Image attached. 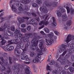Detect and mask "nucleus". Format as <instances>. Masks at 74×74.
<instances>
[{"label": "nucleus", "mask_w": 74, "mask_h": 74, "mask_svg": "<svg viewBox=\"0 0 74 74\" xmlns=\"http://www.w3.org/2000/svg\"><path fill=\"white\" fill-rule=\"evenodd\" d=\"M16 47L17 49H18L23 48V43L22 41H20L17 43Z\"/></svg>", "instance_id": "9d476101"}, {"label": "nucleus", "mask_w": 74, "mask_h": 74, "mask_svg": "<svg viewBox=\"0 0 74 74\" xmlns=\"http://www.w3.org/2000/svg\"><path fill=\"white\" fill-rule=\"evenodd\" d=\"M6 72L8 74H10L11 73V70L10 67H8L7 69Z\"/></svg>", "instance_id": "c85d7f7f"}, {"label": "nucleus", "mask_w": 74, "mask_h": 74, "mask_svg": "<svg viewBox=\"0 0 74 74\" xmlns=\"http://www.w3.org/2000/svg\"><path fill=\"white\" fill-rule=\"evenodd\" d=\"M16 5L18 7H22V4L21 3H18L16 4Z\"/></svg>", "instance_id": "a19ab883"}, {"label": "nucleus", "mask_w": 74, "mask_h": 74, "mask_svg": "<svg viewBox=\"0 0 74 74\" xmlns=\"http://www.w3.org/2000/svg\"><path fill=\"white\" fill-rule=\"evenodd\" d=\"M38 42V40L35 38H33L32 41V45H31L30 46V48L32 50L34 51L36 49V47L37 46V44Z\"/></svg>", "instance_id": "20e7f679"}, {"label": "nucleus", "mask_w": 74, "mask_h": 74, "mask_svg": "<svg viewBox=\"0 0 74 74\" xmlns=\"http://www.w3.org/2000/svg\"><path fill=\"white\" fill-rule=\"evenodd\" d=\"M11 30L12 31H13V32L15 31V26L14 25H12L11 27Z\"/></svg>", "instance_id": "8fccbe9b"}, {"label": "nucleus", "mask_w": 74, "mask_h": 74, "mask_svg": "<svg viewBox=\"0 0 74 74\" xmlns=\"http://www.w3.org/2000/svg\"><path fill=\"white\" fill-rule=\"evenodd\" d=\"M57 12V15L58 17H60L61 15H62V14L61 13V12L59 10H58L56 11Z\"/></svg>", "instance_id": "a878e982"}, {"label": "nucleus", "mask_w": 74, "mask_h": 74, "mask_svg": "<svg viewBox=\"0 0 74 74\" xmlns=\"http://www.w3.org/2000/svg\"><path fill=\"white\" fill-rule=\"evenodd\" d=\"M39 10L41 12H43L44 13L46 14L48 12V10L46 7H42L40 8Z\"/></svg>", "instance_id": "4468645a"}, {"label": "nucleus", "mask_w": 74, "mask_h": 74, "mask_svg": "<svg viewBox=\"0 0 74 74\" xmlns=\"http://www.w3.org/2000/svg\"><path fill=\"white\" fill-rule=\"evenodd\" d=\"M14 49V47L13 46H9L7 47V49L8 51H12Z\"/></svg>", "instance_id": "6ab92c4d"}, {"label": "nucleus", "mask_w": 74, "mask_h": 74, "mask_svg": "<svg viewBox=\"0 0 74 74\" xmlns=\"http://www.w3.org/2000/svg\"><path fill=\"white\" fill-rule=\"evenodd\" d=\"M29 7H28V6L27 5H26L25 6V8L24 9V11L23 12V14H26L27 15L30 16V14L29 12H27V11L28 10H29Z\"/></svg>", "instance_id": "1a4fd4ad"}, {"label": "nucleus", "mask_w": 74, "mask_h": 74, "mask_svg": "<svg viewBox=\"0 0 74 74\" xmlns=\"http://www.w3.org/2000/svg\"><path fill=\"white\" fill-rule=\"evenodd\" d=\"M26 36L29 38H32V33H29V34H26Z\"/></svg>", "instance_id": "72a5a7b5"}, {"label": "nucleus", "mask_w": 74, "mask_h": 74, "mask_svg": "<svg viewBox=\"0 0 74 74\" xmlns=\"http://www.w3.org/2000/svg\"><path fill=\"white\" fill-rule=\"evenodd\" d=\"M54 32L56 35L57 36H59V32H58V31H54Z\"/></svg>", "instance_id": "052dcab7"}, {"label": "nucleus", "mask_w": 74, "mask_h": 74, "mask_svg": "<svg viewBox=\"0 0 74 74\" xmlns=\"http://www.w3.org/2000/svg\"><path fill=\"white\" fill-rule=\"evenodd\" d=\"M72 21L70 20L67 21L66 25H67L68 26H71L72 24Z\"/></svg>", "instance_id": "5701e85b"}, {"label": "nucleus", "mask_w": 74, "mask_h": 74, "mask_svg": "<svg viewBox=\"0 0 74 74\" xmlns=\"http://www.w3.org/2000/svg\"><path fill=\"white\" fill-rule=\"evenodd\" d=\"M29 69H30V68L29 67L26 68V69H25V74H32L31 71H29Z\"/></svg>", "instance_id": "dca6fc26"}, {"label": "nucleus", "mask_w": 74, "mask_h": 74, "mask_svg": "<svg viewBox=\"0 0 74 74\" xmlns=\"http://www.w3.org/2000/svg\"><path fill=\"white\" fill-rule=\"evenodd\" d=\"M70 71L71 73H73L74 71V68L73 67H71L69 68Z\"/></svg>", "instance_id": "c9c22d12"}, {"label": "nucleus", "mask_w": 74, "mask_h": 74, "mask_svg": "<svg viewBox=\"0 0 74 74\" xmlns=\"http://www.w3.org/2000/svg\"><path fill=\"white\" fill-rule=\"evenodd\" d=\"M44 30L46 32V33H49V29L47 28H44Z\"/></svg>", "instance_id": "a18cd8bd"}, {"label": "nucleus", "mask_w": 74, "mask_h": 74, "mask_svg": "<svg viewBox=\"0 0 74 74\" xmlns=\"http://www.w3.org/2000/svg\"><path fill=\"white\" fill-rule=\"evenodd\" d=\"M20 68L21 69V71H22L25 69V66H24L21 65L20 66Z\"/></svg>", "instance_id": "6e6d98bb"}, {"label": "nucleus", "mask_w": 74, "mask_h": 74, "mask_svg": "<svg viewBox=\"0 0 74 74\" xmlns=\"http://www.w3.org/2000/svg\"><path fill=\"white\" fill-rule=\"evenodd\" d=\"M1 41L0 42V46L5 51L7 50L6 47L3 46V45L5 44V43L6 42V41L4 39H2L1 40Z\"/></svg>", "instance_id": "6e6552de"}, {"label": "nucleus", "mask_w": 74, "mask_h": 74, "mask_svg": "<svg viewBox=\"0 0 74 74\" xmlns=\"http://www.w3.org/2000/svg\"><path fill=\"white\" fill-rule=\"evenodd\" d=\"M2 27H3V29H4V30H5V31H8L10 28V27H8V25L5 24Z\"/></svg>", "instance_id": "aec40b11"}, {"label": "nucleus", "mask_w": 74, "mask_h": 74, "mask_svg": "<svg viewBox=\"0 0 74 74\" xmlns=\"http://www.w3.org/2000/svg\"><path fill=\"white\" fill-rule=\"evenodd\" d=\"M24 42H27V41H29V38L26 36V37H25L24 38Z\"/></svg>", "instance_id": "2f4dec72"}, {"label": "nucleus", "mask_w": 74, "mask_h": 74, "mask_svg": "<svg viewBox=\"0 0 74 74\" xmlns=\"http://www.w3.org/2000/svg\"><path fill=\"white\" fill-rule=\"evenodd\" d=\"M31 26H29L27 27V30H28V31H30V29H31Z\"/></svg>", "instance_id": "13d9d810"}, {"label": "nucleus", "mask_w": 74, "mask_h": 74, "mask_svg": "<svg viewBox=\"0 0 74 74\" xmlns=\"http://www.w3.org/2000/svg\"><path fill=\"white\" fill-rule=\"evenodd\" d=\"M71 40H73L74 41V36L73 35L72 36L71 34H69L67 36V37L65 40V41L67 42V43H69L70 41Z\"/></svg>", "instance_id": "423d86ee"}, {"label": "nucleus", "mask_w": 74, "mask_h": 74, "mask_svg": "<svg viewBox=\"0 0 74 74\" xmlns=\"http://www.w3.org/2000/svg\"><path fill=\"white\" fill-rule=\"evenodd\" d=\"M18 22L19 23H22V22H24L25 21L23 20V18L19 17L18 19Z\"/></svg>", "instance_id": "b1692460"}, {"label": "nucleus", "mask_w": 74, "mask_h": 74, "mask_svg": "<svg viewBox=\"0 0 74 74\" xmlns=\"http://www.w3.org/2000/svg\"><path fill=\"white\" fill-rule=\"evenodd\" d=\"M14 53L15 55H18V56H19V55H18L20 53L16 49H15Z\"/></svg>", "instance_id": "7c9ffc66"}, {"label": "nucleus", "mask_w": 74, "mask_h": 74, "mask_svg": "<svg viewBox=\"0 0 74 74\" xmlns=\"http://www.w3.org/2000/svg\"><path fill=\"white\" fill-rule=\"evenodd\" d=\"M21 2L24 4H27L29 3V0H22L21 1Z\"/></svg>", "instance_id": "393cba45"}, {"label": "nucleus", "mask_w": 74, "mask_h": 74, "mask_svg": "<svg viewBox=\"0 0 74 74\" xmlns=\"http://www.w3.org/2000/svg\"><path fill=\"white\" fill-rule=\"evenodd\" d=\"M40 43L39 45V47L40 49H43L44 46L43 44L44 42V40L42 39H41L40 41Z\"/></svg>", "instance_id": "9b49d317"}, {"label": "nucleus", "mask_w": 74, "mask_h": 74, "mask_svg": "<svg viewBox=\"0 0 74 74\" xmlns=\"http://www.w3.org/2000/svg\"><path fill=\"white\" fill-rule=\"evenodd\" d=\"M21 59L22 60H25L27 61H30V59L29 58H28L27 56L26 55H24L23 56H22L21 57Z\"/></svg>", "instance_id": "ddd939ff"}, {"label": "nucleus", "mask_w": 74, "mask_h": 74, "mask_svg": "<svg viewBox=\"0 0 74 74\" xmlns=\"http://www.w3.org/2000/svg\"><path fill=\"white\" fill-rule=\"evenodd\" d=\"M68 26H68L66 24L64 25L63 28V30H67V29H68Z\"/></svg>", "instance_id": "f704fd0d"}, {"label": "nucleus", "mask_w": 74, "mask_h": 74, "mask_svg": "<svg viewBox=\"0 0 74 74\" xmlns=\"http://www.w3.org/2000/svg\"><path fill=\"white\" fill-rule=\"evenodd\" d=\"M69 47L70 49L68 50V53H71L73 52L74 51V43H70L68 44V45H62L61 46L60 48L58 49L59 52L62 53V52L65 51L66 50V48Z\"/></svg>", "instance_id": "f257e3e1"}, {"label": "nucleus", "mask_w": 74, "mask_h": 74, "mask_svg": "<svg viewBox=\"0 0 74 74\" xmlns=\"http://www.w3.org/2000/svg\"><path fill=\"white\" fill-rule=\"evenodd\" d=\"M58 73V71L57 70H55L53 71V74H57Z\"/></svg>", "instance_id": "3c124183"}, {"label": "nucleus", "mask_w": 74, "mask_h": 74, "mask_svg": "<svg viewBox=\"0 0 74 74\" xmlns=\"http://www.w3.org/2000/svg\"><path fill=\"white\" fill-rule=\"evenodd\" d=\"M8 43L10 45L12 44H13V42H12V40H9L8 42Z\"/></svg>", "instance_id": "bf43d9fd"}, {"label": "nucleus", "mask_w": 74, "mask_h": 74, "mask_svg": "<svg viewBox=\"0 0 74 74\" xmlns=\"http://www.w3.org/2000/svg\"><path fill=\"white\" fill-rule=\"evenodd\" d=\"M55 62L54 61H51L50 62V64L51 65H53V64H55Z\"/></svg>", "instance_id": "864d4df0"}, {"label": "nucleus", "mask_w": 74, "mask_h": 74, "mask_svg": "<svg viewBox=\"0 0 74 74\" xmlns=\"http://www.w3.org/2000/svg\"><path fill=\"white\" fill-rule=\"evenodd\" d=\"M71 14L73 15L74 14V9L73 8H71Z\"/></svg>", "instance_id": "ea45409f"}, {"label": "nucleus", "mask_w": 74, "mask_h": 74, "mask_svg": "<svg viewBox=\"0 0 74 74\" xmlns=\"http://www.w3.org/2000/svg\"><path fill=\"white\" fill-rule=\"evenodd\" d=\"M6 17L7 18H6V20H8V19H9V20L10 19V18H12L13 16H12V15H10Z\"/></svg>", "instance_id": "c03bdc74"}, {"label": "nucleus", "mask_w": 74, "mask_h": 74, "mask_svg": "<svg viewBox=\"0 0 74 74\" xmlns=\"http://www.w3.org/2000/svg\"><path fill=\"white\" fill-rule=\"evenodd\" d=\"M10 36L12 37H14V36H13L14 34L12 33V32H10Z\"/></svg>", "instance_id": "e2e57ef3"}, {"label": "nucleus", "mask_w": 74, "mask_h": 74, "mask_svg": "<svg viewBox=\"0 0 74 74\" xmlns=\"http://www.w3.org/2000/svg\"><path fill=\"white\" fill-rule=\"evenodd\" d=\"M32 5L34 7H37L38 6V5L36 3H32Z\"/></svg>", "instance_id": "09e8293b"}, {"label": "nucleus", "mask_w": 74, "mask_h": 74, "mask_svg": "<svg viewBox=\"0 0 74 74\" xmlns=\"http://www.w3.org/2000/svg\"><path fill=\"white\" fill-rule=\"evenodd\" d=\"M21 26L22 27H26V24H22L21 25Z\"/></svg>", "instance_id": "338daca9"}, {"label": "nucleus", "mask_w": 74, "mask_h": 74, "mask_svg": "<svg viewBox=\"0 0 74 74\" xmlns=\"http://www.w3.org/2000/svg\"><path fill=\"white\" fill-rule=\"evenodd\" d=\"M36 2L39 4H40L42 3V1L41 0H36Z\"/></svg>", "instance_id": "49530a36"}, {"label": "nucleus", "mask_w": 74, "mask_h": 74, "mask_svg": "<svg viewBox=\"0 0 74 74\" xmlns=\"http://www.w3.org/2000/svg\"><path fill=\"white\" fill-rule=\"evenodd\" d=\"M21 30L22 32H23V33L26 32V29H21Z\"/></svg>", "instance_id": "0e129e2a"}, {"label": "nucleus", "mask_w": 74, "mask_h": 74, "mask_svg": "<svg viewBox=\"0 0 74 74\" xmlns=\"http://www.w3.org/2000/svg\"><path fill=\"white\" fill-rule=\"evenodd\" d=\"M60 74H66V72L63 70L60 73Z\"/></svg>", "instance_id": "69168bd1"}, {"label": "nucleus", "mask_w": 74, "mask_h": 74, "mask_svg": "<svg viewBox=\"0 0 74 74\" xmlns=\"http://www.w3.org/2000/svg\"><path fill=\"white\" fill-rule=\"evenodd\" d=\"M46 69L49 72L51 71V70L50 69V66L48 65H47Z\"/></svg>", "instance_id": "79ce46f5"}, {"label": "nucleus", "mask_w": 74, "mask_h": 74, "mask_svg": "<svg viewBox=\"0 0 74 74\" xmlns=\"http://www.w3.org/2000/svg\"><path fill=\"white\" fill-rule=\"evenodd\" d=\"M56 2L55 1L51 3H48L47 1H45L43 3V5L42 7L45 8L46 7H56Z\"/></svg>", "instance_id": "7ed1b4c3"}, {"label": "nucleus", "mask_w": 74, "mask_h": 74, "mask_svg": "<svg viewBox=\"0 0 74 74\" xmlns=\"http://www.w3.org/2000/svg\"><path fill=\"white\" fill-rule=\"evenodd\" d=\"M65 74H71V73L69 71H66L65 72Z\"/></svg>", "instance_id": "774afa93"}, {"label": "nucleus", "mask_w": 74, "mask_h": 74, "mask_svg": "<svg viewBox=\"0 0 74 74\" xmlns=\"http://www.w3.org/2000/svg\"><path fill=\"white\" fill-rule=\"evenodd\" d=\"M67 53V51H65L63 52L62 55H60L58 59L56 60L57 62H59L61 64H66V59H69V57L66 55L65 58L64 56Z\"/></svg>", "instance_id": "f03ea898"}, {"label": "nucleus", "mask_w": 74, "mask_h": 74, "mask_svg": "<svg viewBox=\"0 0 74 74\" xmlns=\"http://www.w3.org/2000/svg\"><path fill=\"white\" fill-rule=\"evenodd\" d=\"M0 31H1V32L3 31L4 32V34L5 33V31L4 30V29H3V27H1L0 28Z\"/></svg>", "instance_id": "603ef678"}, {"label": "nucleus", "mask_w": 74, "mask_h": 74, "mask_svg": "<svg viewBox=\"0 0 74 74\" xmlns=\"http://www.w3.org/2000/svg\"><path fill=\"white\" fill-rule=\"evenodd\" d=\"M67 17V15H66V14H64L62 16V21H66V20H65V19H66Z\"/></svg>", "instance_id": "cd10ccee"}, {"label": "nucleus", "mask_w": 74, "mask_h": 74, "mask_svg": "<svg viewBox=\"0 0 74 74\" xmlns=\"http://www.w3.org/2000/svg\"><path fill=\"white\" fill-rule=\"evenodd\" d=\"M18 10L19 11H20V14L21 13L22 14L23 11H25V10H24V9L23 8H22V7H19L18 8Z\"/></svg>", "instance_id": "4be33fe9"}, {"label": "nucleus", "mask_w": 74, "mask_h": 74, "mask_svg": "<svg viewBox=\"0 0 74 74\" xmlns=\"http://www.w3.org/2000/svg\"><path fill=\"white\" fill-rule=\"evenodd\" d=\"M21 30V29L20 28H17L15 31V33L16 34H19L21 33V31H20Z\"/></svg>", "instance_id": "412c9836"}, {"label": "nucleus", "mask_w": 74, "mask_h": 74, "mask_svg": "<svg viewBox=\"0 0 74 74\" xmlns=\"http://www.w3.org/2000/svg\"><path fill=\"white\" fill-rule=\"evenodd\" d=\"M57 39V37L55 36L53 37V38H51L49 40L46 39V42L47 45H51V44L53 43L54 41H56Z\"/></svg>", "instance_id": "39448f33"}, {"label": "nucleus", "mask_w": 74, "mask_h": 74, "mask_svg": "<svg viewBox=\"0 0 74 74\" xmlns=\"http://www.w3.org/2000/svg\"><path fill=\"white\" fill-rule=\"evenodd\" d=\"M21 66V65H20V64H18L17 65V66L15 65L14 66V67H13L14 70H15L16 69L17 67H20V66Z\"/></svg>", "instance_id": "473e14b6"}, {"label": "nucleus", "mask_w": 74, "mask_h": 74, "mask_svg": "<svg viewBox=\"0 0 74 74\" xmlns=\"http://www.w3.org/2000/svg\"><path fill=\"white\" fill-rule=\"evenodd\" d=\"M9 60L10 63V64H12V58L10 57H9Z\"/></svg>", "instance_id": "4c0bfd02"}, {"label": "nucleus", "mask_w": 74, "mask_h": 74, "mask_svg": "<svg viewBox=\"0 0 74 74\" xmlns=\"http://www.w3.org/2000/svg\"><path fill=\"white\" fill-rule=\"evenodd\" d=\"M69 67H70V65H66L65 66V69H66V70H67V69H69L70 68Z\"/></svg>", "instance_id": "5fc2aeb1"}, {"label": "nucleus", "mask_w": 74, "mask_h": 74, "mask_svg": "<svg viewBox=\"0 0 74 74\" xmlns=\"http://www.w3.org/2000/svg\"><path fill=\"white\" fill-rule=\"evenodd\" d=\"M12 11H13L14 12H15L16 14H20V12H19L18 11H17V9L16 8V7H15L13 5H12Z\"/></svg>", "instance_id": "2eb2a0df"}, {"label": "nucleus", "mask_w": 74, "mask_h": 74, "mask_svg": "<svg viewBox=\"0 0 74 74\" xmlns=\"http://www.w3.org/2000/svg\"><path fill=\"white\" fill-rule=\"evenodd\" d=\"M23 38V35L22 34L19 35V39L20 40H22Z\"/></svg>", "instance_id": "37998d69"}, {"label": "nucleus", "mask_w": 74, "mask_h": 74, "mask_svg": "<svg viewBox=\"0 0 74 74\" xmlns=\"http://www.w3.org/2000/svg\"><path fill=\"white\" fill-rule=\"evenodd\" d=\"M36 49L37 52H38L39 53H42V50H40V49L36 48Z\"/></svg>", "instance_id": "4d7b16f0"}, {"label": "nucleus", "mask_w": 74, "mask_h": 74, "mask_svg": "<svg viewBox=\"0 0 74 74\" xmlns=\"http://www.w3.org/2000/svg\"><path fill=\"white\" fill-rule=\"evenodd\" d=\"M29 23L32 25L34 26H36L37 25V23L33 19H30L29 20Z\"/></svg>", "instance_id": "f8f14e48"}, {"label": "nucleus", "mask_w": 74, "mask_h": 74, "mask_svg": "<svg viewBox=\"0 0 74 74\" xmlns=\"http://www.w3.org/2000/svg\"><path fill=\"white\" fill-rule=\"evenodd\" d=\"M42 53H38V55L35 56V58H36L33 59V62L35 63H38V62L40 61V60L38 59H40V58H41V55H42ZM37 58H38V59Z\"/></svg>", "instance_id": "0eeeda50"}, {"label": "nucleus", "mask_w": 74, "mask_h": 74, "mask_svg": "<svg viewBox=\"0 0 74 74\" xmlns=\"http://www.w3.org/2000/svg\"><path fill=\"white\" fill-rule=\"evenodd\" d=\"M27 49H24L23 50V52H22L21 54V55H23L25 53H26V51Z\"/></svg>", "instance_id": "e433bc0d"}, {"label": "nucleus", "mask_w": 74, "mask_h": 74, "mask_svg": "<svg viewBox=\"0 0 74 74\" xmlns=\"http://www.w3.org/2000/svg\"><path fill=\"white\" fill-rule=\"evenodd\" d=\"M49 23V22L47 21H40V22L39 23V25H42L44 24L45 25L47 26V25H48Z\"/></svg>", "instance_id": "f3484780"}, {"label": "nucleus", "mask_w": 74, "mask_h": 74, "mask_svg": "<svg viewBox=\"0 0 74 74\" xmlns=\"http://www.w3.org/2000/svg\"><path fill=\"white\" fill-rule=\"evenodd\" d=\"M64 8H66L67 10V13H70V8L69 7L67 6V5H65L64 6Z\"/></svg>", "instance_id": "bb28decb"}, {"label": "nucleus", "mask_w": 74, "mask_h": 74, "mask_svg": "<svg viewBox=\"0 0 74 74\" xmlns=\"http://www.w3.org/2000/svg\"><path fill=\"white\" fill-rule=\"evenodd\" d=\"M29 45H30V43L29 42H27L25 44V47L24 49H27L28 46H29Z\"/></svg>", "instance_id": "c756f323"}, {"label": "nucleus", "mask_w": 74, "mask_h": 74, "mask_svg": "<svg viewBox=\"0 0 74 74\" xmlns=\"http://www.w3.org/2000/svg\"><path fill=\"white\" fill-rule=\"evenodd\" d=\"M36 53L33 52H32L30 54V56L32 57H34L35 56Z\"/></svg>", "instance_id": "58836bf2"}, {"label": "nucleus", "mask_w": 74, "mask_h": 74, "mask_svg": "<svg viewBox=\"0 0 74 74\" xmlns=\"http://www.w3.org/2000/svg\"><path fill=\"white\" fill-rule=\"evenodd\" d=\"M18 40H13V42L14 43H17L18 44L19 42H18Z\"/></svg>", "instance_id": "680f3d73"}, {"label": "nucleus", "mask_w": 74, "mask_h": 74, "mask_svg": "<svg viewBox=\"0 0 74 74\" xmlns=\"http://www.w3.org/2000/svg\"><path fill=\"white\" fill-rule=\"evenodd\" d=\"M53 23L51 24V25L53 26H56L57 25V24L56 23V19L55 17H53Z\"/></svg>", "instance_id": "a211bd4d"}, {"label": "nucleus", "mask_w": 74, "mask_h": 74, "mask_svg": "<svg viewBox=\"0 0 74 74\" xmlns=\"http://www.w3.org/2000/svg\"><path fill=\"white\" fill-rule=\"evenodd\" d=\"M1 71H5L6 68L4 66H2V67H1Z\"/></svg>", "instance_id": "de8ad7c7"}]
</instances>
